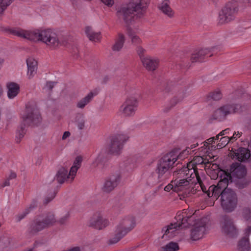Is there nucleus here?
I'll return each instance as SVG.
<instances>
[{"label":"nucleus","mask_w":251,"mask_h":251,"mask_svg":"<svg viewBox=\"0 0 251 251\" xmlns=\"http://www.w3.org/2000/svg\"><path fill=\"white\" fill-rule=\"evenodd\" d=\"M14 33L16 35L30 41L42 42L51 49H55L61 45L58 35L50 29H20L16 30Z\"/></svg>","instance_id":"1"},{"label":"nucleus","mask_w":251,"mask_h":251,"mask_svg":"<svg viewBox=\"0 0 251 251\" xmlns=\"http://www.w3.org/2000/svg\"><path fill=\"white\" fill-rule=\"evenodd\" d=\"M135 226V219L132 216L128 215L123 217L116 226L115 236L109 240V243L113 244L118 242L131 231Z\"/></svg>","instance_id":"2"},{"label":"nucleus","mask_w":251,"mask_h":251,"mask_svg":"<svg viewBox=\"0 0 251 251\" xmlns=\"http://www.w3.org/2000/svg\"><path fill=\"white\" fill-rule=\"evenodd\" d=\"M242 111V107L240 104H226L216 109L211 115V119L223 121L226 119V117L231 114L240 112Z\"/></svg>","instance_id":"3"},{"label":"nucleus","mask_w":251,"mask_h":251,"mask_svg":"<svg viewBox=\"0 0 251 251\" xmlns=\"http://www.w3.org/2000/svg\"><path fill=\"white\" fill-rule=\"evenodd\" d=\"M238 199L234 191L226 188L221 193V204L223 209L227 212L233 211L237 206Z\"/></svg>","instance_id":"4"},{"label":"nucleus","mask_w":251,"mask_h":251,"mask_svg":"<svg viewBox=\"0 0 251 251\" xmlns=\"http://www.w3.org/2000/svg\"><path fill=\"white\" fill-rule=\"evenodd\" d=\"M41 121V115L36 105L27 104L21 122L27 126H34L37 125Z\"/></svg>","instance_id":"5"},{"label":"nucleus","mask_w":251,"mask_h":251,"mask_svg":"<svg viewBox=\"0 0 251 251\" xmlns=\"http://www.w3.org/2000/svg\"><path fill=\"white\" fill-rule=\"evenodd\" d=\"M238 11V4L236 1L229 2L219 13V23L222 24L228 23L235 19Z\"/></svg>","instance_id":"6"},{"label":"nucleus","mask_w":251,"mask_h":251,"mask_svg":"<svg viewBox=\"0 0 251 251\" xmlns=\"http://www.w3.org/2000/svg\"><path fill=\"white\" fill-rule=\"evenodd\" d=\"M127 139V137L123 134H116L111 137L110 142L106 146V151L111 154H120L123 148L124 144Z\"/></svg>","instance_id":"7"},{"label":"nucleus","mask_w":251,"mask_h":251,"mask_svg":"<svg viewBox=\"0 0 251 251\" xmlns=\"http://www.w3.org/2000/svg\"><path fill=\"white\" fill-rule=\"evenodd\" d=\"M116 15L119 20L123 22L127 26L130 25L134 19H137L134 10L128 4L118 7L117 9Z\"/></svg>","instance_id":"8"},{"label":"nucleus","mask_w":251,"mask_h":251,"mask_svg":"<svg viewBox=\"0 0 251 251\" xmlns=\"http://www.w3.org/2000/svg\"><path fill=\"white\" fill-rule=\"evenodd\" d=\"M121 178V173L117 171L112 173L104 181L101 187L103 192L109 193L119 184Z\"/></svg>","instance_id":"9"},{"label":"nucleus","mask_w":251,"mask_h":251,"mask_svg":"<svg viewBox=\"0 0 251 251\" xmlns=\"http://www.w3.org/2000/svg\"><path fill=\"white\" fill-rule=\"evenodd\" d=\"M137 106V99L134 97H129L120 106L119 111L124 116H132L135 114Z\"/></svg>","instance_id":"10"},{"label":"nucleus","mask_w":251,"mask_h":251,"mask_svg":"<svg viewBox=\"0 0 251 251\" xmlns=\"http://www.w3.org/2000/svg\"><path fill=\"white\" fill-rule=\"evenodd\" d=\"M108 225V221L105 219L102 214L99 212L95 213L88 222V226L98 230H101Z\"/></svg>","instance_id":"11"},{"label":"nucleus","mask_w":251,"mask_h":251,"mask_svg":"<svg viewBox=\"0 0 251 251\" xmlns=\"http://www.w3.org/2000/svg\"><path fill=\"white\" fill-rule=\"evenodd\" d=\"M195 219L193 215L188 214L186 210H183L182 212L177 213L176 217V222L175 223L178 228H184L192 225Z\"/></svg>","instance_id":"12"},{"label":"nucleus","mask_w":251,"mask_h":251,"mask_svg":"<svg viewBox=\"0 0 251 251\" xmlns=\"http://www.w3.org/2000/svg\"><path fill=\"white\" fill-rule=\"evenodd\" d=\"M149 2L150 0H131L129 4L134 10L136 18L144 16Z\"/></svg>","instance_id":"13"},{"label":"nucleus","mask_w":251,"mask_h":251,"mask_svg":"<svg viewBox=\"0 0 251 251\" xmlns=\"http://www.w3.org/2000/svg\"><path fill=\"white\" fill-rule=\"evenodd\" d=\"M221 227L223 233L232 236L237 233V229L232 219L227 216L223 217L221 221Z\"/></svg>","instance_id":"14"},{"label":"nucleus","mask_w":251,"mask_h":251,"mask_svg":"<svg viewBox=\"0 0 251 251\" xmlns=\"http://www.w3.org/2000/svg\"><path fill=\"white\" fill-rule=\"evenodd\" d=\"M219 180L214 190L213 196L217 199L219 196L221 197V193L222 191L227 188V185L229 182V180L231 181V177L229 175L225 173H223V175L220 174Z\"/></svg>","instance_id":"15"},{"label":"nucleus","mask_w":251,"mask_h":251,"mask_svg":"<svg viewBox=\"0 0 251 251\" xmlns=\"http://www.w3.org/2000/svg\"><path fill=\"white\" fill-rule=\"evenodd\" d=\"M205 222L201 221L197 222L191 230L190 237L192 240L197 241L201 239L206 233Z\"/></svg>","instance_id":"16"},{"label":"nucleus","mask_w":251,"mask_h":251,"mask_svg":"<svg viewBox=\"0 0 251 251\" xmlns=\"http://www.w3.org/2000/svg\"><path fill=\"white\" fill-rule=\"evenodd\" d=\"M223 173H225L226 174L229 175L232 177V176H235L238 178L243 177L246 174V170L245 166L243 165H241L240 163H233L230 166L229 170L227 171H222L221 174L223 175ZM229 180V182H232Z\"/></svg>","instance_id":"17"},{"label":"nucleus","mask_w":251,"mask_h":251,"mask_svg":"<svg viewBox=\"0 0 251 251\" xmlns=\"http://www.w3.org/2000/svg\"><path fill=\"white\" fill-rule=\"evenodd\" d=\"M178 156L175 152H170L163 155L157 162L166 168L172 170Z\"/></svg>","instance_id":"18"},{"label":"nucleus","mask_w":251,"mask_h":251,"mask_svg":"<svg viewBox=\"0 0 251 251\" xmlns=\"http://www.w3.org/2000/svg\"><path fill=\"white\" fill-rule=\"evenodd\" d=\"M166 167L163 166L158 162H156L155 172L157 175V179L152 183V184L157 183L160 180H163L169 177L170 175V171L171 170L166 168Z\"/></svg>","instance_id":"19"},{"label":"nucleus","mask_w":251,"mask_h":251,"mask_svg":"<svg viewBox=\"0 0 251 251\" xmlns=\"http://www.w3.org/2000/svg\"><path fill=\"white\" fill-rule=\"evenodd\" d=\"M141 60L144 67L149 71H153L157 68L159 61L157 58L150 56H141Z\"/></svg>","instance_id":"20"},{"label":"nucleus","mask_w":251,"mask_h":251,"mask_svg":"<svg viewBox=\"0 0 251 251\" xmlns=\"http://www.w3.org/2000/svg\"><path fill=\"white\" fill-rule=\"evenodd\" d=\"M191 179L187 177L186 178H183L179 180L176 179L172 181V183H174V191H186L189 188V185L192 184Z\"/></svg>","instance_id":"21"},{"label":"nucleus","mask_w":251,"mask_h":251,"mask_svg":"<svg viewBox=\"0 0 251 251\" xmlns=\"http://www.w3.org/2000/svg\"><path fill=\"white\" fill-rule=\"evenodd\" d=\"M54 180L57 181L59 184H63L65 181L68 180L72 182V176H70V173L68 174V170L65 167H61L57 171L54 177Z\"/></svg>","instance_id":"22"},{"label":"nucleus","mask_w":251,"mask_h":251,"mask_svg":"<svg viewBox=\"0 0 251 251\" xmlns=\"http://www.w3.org/2000/svg\"><path fill=\"white\" fill-rule=\"evenodd\" d=\"M178 228L175 223L164 227L162 229V232H164L162 238L167 239L174 237L177 233Z\"/></svg>","instance_id":"23"},{"label":"nucleus","mask_w":251,"mask_h":251,"mask_svg":"<svg viewBox=\"0 0 251 251\" xmlns=\"http://www.w3.org/2000/svg\"><path fill=\"white\" fill-rule=\"evenodd\" d=\"M6 88L7 89V97L10 99H14L16 97L20 92V86L19 84L13 82L7 83Z\"/></svg>","instance_id":"24"},{"label":"nucleus","mask_w":251,"mask_h":251,"mask_svg":"<svg viewBox=\"0 0 251 251\" xmlns=\"http://www.w3.org/2000/svg\"><path fill=\"white\" fill-rule=\"evenodd\" d=\"M26 61L28 69L27 75L28 78L30 79L36 73L37 62L34 58L31 57L27 58Z\"/></svg>","instance_id":"25"},{"label":"nucleus","mask_w":251,"mask_h":251,"mask_svg":"<svg viewBox=\"0 0 251 251\" xmlns=\"http://www.w3.org/2000/svg\"><path fill=\"white\" fill-rule=\"evenodd\" d=\"M125 41V35L121 32L118 33L115 39V43L112 47L113 51L116 52L120 51L124 46Z\"/></svg>","instance_id":"26"},{"label":"nucleus","mask_w":251,"mask_h":251,"mask_svg":"<svg viewBox=\"0 0 251 251\" xmlns=\"http://www.w3.org/2000/svg\"><path fill=\"white\" fill-rule=\"evenodd\" d=\"M251 156L250 151L245 148H240L234 152L233 157L239 161H244L247 160Z\"/></svg>","instance_id":"27"},{"label":"nucleus","mask_w":251,"mask_h":251,"mask_svg":"<svg viewBox=\"0 0 251 251\" xmlns=\"http://www.w3.org/2000/svg\"><path fill=\"white\" fill-rule=\"evenodd\" d=\"M250 96L243 90H237L234 91L230 96L231 100L241 99L242 101L248 100L250 99Z\"/></svg>","instance_id":"28"},{"label":"nucleus","mask_w":251,"mask_h":251,"mask_svg":"<svg viewBox=\"0 0 251 251\" xmlns=\"http://www.w3.org/2000/svg\"><path fill=\"white\" fill-rule=\"evenodd\" d=\"M82 160L83 158L81 156L79 155L75 157L73 165L70 170V176H72V180H74L77 170L80 167Z\"/></svg>","instance_id":"29"},{"label":"nucleus","mask_w":251,"mask_h":251,"mask_svg":"<svg viewBox=\"0 0 251 251\" xmlns=\"http://www.w3.org/2000/svg\"><path fill=\"white\" fill-rule=\"evenodd\" d=\"M46 224L41 218H38L35 220L31 226V232L36 233L47 227Z\"/></svg>","instance_id":"30"},{"label":"nucleus","mask_w":251,"mask_h":251,"mask_svg":"<svg viewBox=\"0 0 251 251\" xmlns=\"http://www.w3.org/2000/svg\"><path fill=\"white\" fill-rule=\"evenodd\" d=\"M94 96V94L91 92L89 93L85 97L78 101L76 104L77 108L82 109L89 104L92 100Z\"/></svg>","instance_id":"31"},{"label":"nucleus","mask_w":251,"mask_h":251,"mask_svg":"<svg viewBox=\"0 0 251 251\" xmlns=\"http://www.w3.org/2000/svg\"><path fill=\"white\" fill-rule=\"evenodd\" d=\"M159 9L166 15L172 18L174 15V12L169 6L168 1H163L159 6Z\"/></svg>","instance_id":"32"},{"label":"nucleus","mask_w":251,"mask_h":251,"mask_svg":"<svg viewBox=\"0 0 251 251\" xmlns=\"http://www.w3.org/2000/svg\"><path fill=\"white\" fill-rule=\"evenodd\" d=\"M85 33L89 40L92 41H99L101 38L100 32H95L90 26L86 27Z\"/></svg>","instance_id":"33"},{"label":"nucleus","mask_w":251,"mask_h":251,"mask_svg":"<svg viewBox=\"0 0 251 251\" xmlns=\"http://www.w3.org/2000/svg\"><path fill=\"white\" fill-rule=\"evenodd\" d=\"M26 126V125L23 124V123L21 122L19 126L18 127L16 130L15 137L16 143L19 144L20 143L22 139L24 137L26 132L25 127Z\"/></svg>","instance_id":"34"},{"label":"nucleus","mask_w":251,"mask_h":251,"mask_svg":"<svg viewBox=\"0 0 251 251\" xmlns=\"http://www.w3.org/2000/svg\"><path fill=\"white\" fill-rule=\"evenodd\" d=\"M127 33L132 44L138 45L142 42L141 38L138 36L135 31L129 27H127Z\"/></svg>","instance_id":"35"},{"label":"nucleus","mask_w":251,"mask_h":251,"mask_svg":"<svg viewBox=\"0 0 251 251\" xmlns=\"http://www.w3.org/2000/svg\"><path fill=\"white\" fill-rule=\"evenodd\" d=\"M42 219L47 226H52L57 222L54 214L52 212L47 213Z\"/></svg>","instance_id":"36"},{"label":"nucleus","mask_w":251,"mask_h":251,"mask_svg":"<svg viewBox=\"0 0 251 251\" xmlns=\"http://www.w3.org/2000/svg\"><path fill=\"white\" fill-rule=\"evenodd\" d=\"M184 97V96L183 95L181 99H177L176 98H174L172 99L171 101L170 104H169L165 106L163 109L162 111L165 113H167L169 112H170L173 107H174L177 103H178L180 101H181Z\"/></svg>","instance_id":"37"},{"label":"nucleus","mask_w":251,"mask_h":251,"mask_svg":"<svg viewBox=\"0 0 251 251\" xmlns=\"http://www.w3.org/2000/svg\"><path fill=\"white\" fill-rule=\"evenodd\" d=\"M237 249L239 251H249L250 245L248 239L244 238L241 240L238 243Z\"/></svg>","instance_id":"38"},{"label":"nucleus","mask_w":251,"mask_h":251,"mask_svg":"<svg viewBox=\"0 0 251 251\" xmlns=\"http://www.w3.org/2000/svg\"><path fill=\"white\" fill-rule=\"evenodd\" d=\"M75 122L79 129L82 130L84 128L86 120L83 114H77L75 117Z\"/></svg>","instance_id":"39"},{"label":"nucleus","mask_w":251,"mask_h":251,"mask_svg":"<svg viewBox=\"0 0 251 251\" xmlns=\"http://www.w3.org/2000/svg\"><path fill=\"white\" fill-rule=\"evenodd\" d=\"M179 250V246L177 243L171 242L164 246L161 247L159 251H176Z\"/></svg>","instance_id":"40"},{"label":"nucleus","mask_w":251,"mask_h":251,"mask_svg":"<svg viewBox=\"0 0 251 251\" xmlns=\"http://www.w3.org/2000/svg\"><path fill=\"white\" fill-rule=\"evenodd\" d=\"M104 159V153L102 152H100L97 157L95 158L94 161L92 163L91 166L96 168L97 167H99L101 166L102 165V163Z\"/></svg>","instance_id":"41"},{"label":"nucleus","mask_w":251,"mask_h":251,"mask_svg":"<svg viewBox=\"0 0 251 251\" xmlns=\"http://www.w3.org/2000/svg\"><path fill=\"white\" fill-rule=\"evenodd\" d=\"M14 0H0V15H2L7 7Z\"/></svg>","instance_id":"42"},{"label":"nucleus","mask_w":251,"mask_h":251,"mask_svg":"<svg viewBox=\"0 0 251 251\" xmlns=\"http://www.w3.org/2000/svg\"><path fill=\"white\" fill-rule=\"evenodd\" d=\"M208 97L214 100H219L222 99V94L221 91L217 90L209 93Z\"/></svg>","instance_id":"43"},{"label":"nucleus","mask_w":251,"mask_h":251,"mask_svg":"<svg viewBox=\"0 0 251 251\" xmlns=\"http://www.w3.org/2000/svg\"><path fill=\"white\" fill-rule=\"evenodd\" d=\"M194 175L196 176V179L198 181V183H195V185H197V188L200 187L202 191L206 194L207 190H206L205 186L203 184L200 176L198 173H195Z\"/></svg>","instance_id":"44"},{"label":"nucleus","mask_w":251,"mask_h":251,"mask_svg":"<svg viewBox=\"0 0 251 251\" xmlns=\"http://www.w3.org/2000/svg\"><path fill=\"white\" fill-rule=\"evenodd\" d=\"M231 140L228 136L222 137L220 140V143L217 145V149H221L225 147Z\"/></svg>","instance_id":"45"},{"label":"nucleus","mask_w":251,"mask_h":251,"mask_svg":"<svg viewBox=\"0 0 251 251\" xmlns=\"http://www.w3.org/2000/svg\"><path fill=\"white\" fill-rule=\"evenodd\" d=\"M203 58L201 55H200L199 50H195L192 54L191 59L192 62H197L200 61L201 59Z\"/></svg>","instance_id":"46"},{"label":"nucleus","mask_w":251,"mask_h":251,"mask_svg":"<svg viewBox=\"0 0 251 251\" xmlns=\"http://www.w3.org/2000/svg\"><path fill=\"white\" fill-rule=\"evenodd\" d=\"M70 217L69 213H67L62 216L57 222L60 225H65L67 223Z\"/></svg>","instance_id":"47"},{"label":"nucleus","mask_w":251,"mask_h":251,"mask_svg":"<svg viewBox=\"0 0 251 251\" xmlns=\"http://www.w3.org/2000/svg\"><path fill=\"white\" fill-rule=\"evenodd\" d=\"M213 49V48H203L199 50L200 51V55L203 57L206 55H209Z\"/></svg>","instance_id":"48"},{"label":"nucleus","mask_w":251,"mask_h":251,"mask_svg":"<svg viewBox=\"0 0 251 251\" xmlns=\"http://www.w3.org/2000/svg\"><path fill=\"white\" fill-rule=\"evenodd\" d=\"M30 212V210H28V209H25L23 212L19 213L17 215V221L18 222L20 221L22 219L24 218Z\"/></svg>","instance_id":"49"},{"label":"nucleus","mask_w":251,"mask_h":251,"mask_svg":"<svg viewBox=\"0 0 251 251\" xmlns=\"http://www.w3.org/2000/svg\"><path fill=\"white\" fill-rule=\"evenodd\" d=\"M189 171V169L187 167H183L180 170L174 172V176L176 175H180L182 176H184L186 172Z\"/></svg>","instance_id":"50"},{"label":"nucleus","mask_w":251,"mask_h":251,"mask_svg":"<svg viewBox=\"0 0 251 251\" xmlns=\"http://www.w3.org/2000/svg\"><path fill=\"white\" fill-rule=\"evenodd\" d=\"M195 160L199 164H204L205 165V167H207V165L209 164V161L208 160L201 156H197Z\"/></svg>","instance_id":"51"},{"label":"nucleus","mask_w":251,"mask_h":251,"mask_svg":"<svg viewBox=\"0 0 251 251\" xmlns=\"http://www.w3.org/2000/svg\"><path fill=\"white\" fill-rule=\"evenodd\" d=\"M192 184H190L189 185V188L184 192L186 194H189L190 192L192 193V194H195L197 192V189L199 188H197V185H194V187L191 186Z\"/></svg>","instance_id":"52"},{"label":"nucleus","mask_w":251,"mask_h":251,"mask_svg":"<svg viewBox=\"0 0 251 251\" xmlns=\"http://www.w3.org/2000/svg\"><path fill=\"white\" fill-rule=\"evenodd\" d=\"M55 85V82H47L46 86L44 87V89L48 91H51L52 89L53 88Z\"/></svg>","instance_id":"53"},{"label":"nucleus","mask_w":251,"mask_h":251,"mask_svg":"<svg viewBox=\"0 0 251 251\" xmlns=\"http://www.w3.org/2000/svg\"><path fill=\"white\" fill-rule=\"evenodd\" d=\"M215 189V185H212L209 187V188L206 192V194L209 197H212L213 196Z\"/></svg>","instance_id":"54"},{"label":"nucleus","mask_w":251,"mask_h":251,"mask_svg":"<svg viewBox=\"0 0 251 251\" xmlns=\"http://www.w3.org/2000/svg\"><path fill=\"white\" fill-rule=\"evenodd\" d=\"M243 214L244 217L247 220H250V219H251V211L250 209H245L243 211Z\"/></svg>","instance_id":"55"},{"label":"nucleus","mask_w":251,"mask_h":251,"mask_svg":"<svg viewBox=\"0 0 251 251\" xmlns=\"http://www.w3.org/2000/svg\"><path fill=\"white\" fill-rule=\"evenodd\" d=\"M55 194L53 193L51 194V196L50 197H46L44 201V203L45 204H48L49 202H50L52 200V199L55 197Z\"/></svg>","instance_id":"56"},{"label":"nucleus","mask_w":251,"mask_h":251,"mask_svg":"<svg viewBox=\"0 0 251 251\" xmlns=\"http://www.w3.org/2000/svg\"><path fill=\"white\" fill-rule=\"evenodd\" d=\"M106 5L111 7L114 4V0H100Z\"/></svg>","instance_id":"57"},{"label":"nucleus","mask_w":251,"mask_h":251,"mask_svg":"<svg viewBox=\"0 0 251 251\" xmlns=\"http://www.w3.org/2000/svg\"><path fill=\"white\" fill-rule=\"evenodd\" d=\"M37 205V201L34 200L32 201V202L30 203L29 206L27 207L26 209H28V210H30V211L32 210L35 207H36Z\"/></svg>","instance_id":"58"},{"label":"nucleus","mask_w":251,"mask_h":251,"mask_svg":"<svg viewBox=\"0 0 251 251\" xmlns=\"http://www.w3.org/2000/svg\"><path fill=\"white\" fill-rule=\"evenodd\" d=\"M172 189L174 191V183H172V181L164 188V190L167 192H169Z\"/></svg>","instance_id":"59"},{"label":"nucleus","mask_w":251,"mask_h":251,"mask_svg":"<svg viewBox=\"0 0 251 251\" xmlns=\"http://www.w3.org/2000/svg\"><path fill=\"white\" fill-rule=\"evenodd\" d=\"M242 135V132H240L239 131L235 132L233 135V136L231 137H229V139L231 140L237 139L239 138Z\"/></svg>","instance_id":"60"},{"label":"nucleus","mask_w":251,"mask_h":251,"mask_svg":"<svg viewBox=\"0 0 251 251\" xmlns=\"http://www.w3.org/2000/svg\"><path fill=\"white\" fill-rule=\"evenodd\" d=\"M207 168L213 169V170H216L218 168V165L216 164H209L207 165Z\"/></svg>","instance_id":"61"},{"label":"nucleus","mask_w":251,"mask_h":251,"mask_svg":"<svg viewBox=\"0 0 251 251\" xmlns=\"http://www.w3.org/2000/svg\"><path fill=\"white\" fill-rule=\"evenodd\" d=\"M9 179L7 178L1 184V186L2 187H4L5 186H9L10 185V181Z\"/></svg>","instance_id":"62"},{"label":"nucleus","mask_w":251,"mask_h":251,"mask_svg":"<svg viewBox=\"0 0 251 251\" xmlns=\"http://www.w3.org/2000/svg\"><path fill=\"white\" fill-rule=\"evenodd\" d=\"M17 177V175L14 172H11L9 176L8 177V178L10 180L12 179H15Z\"/></svg>","instance_id":"63"},{"label":"nucleus","mask_w":251,"mask_h":251,"mask_svg":"<svg viewBox=\"0 0 251 251\" xmlns=\"http://www.w3.org/2000/svg\"><path fill=\"white\" fill-rule=\"evenodd\" d=\"M145 51V50L142 48L141 47H139L138 49V52L139 53V55H140V57L141 56H145L143 55V53Z\"/></svg>","instance_id":"64"}]
</instances>
